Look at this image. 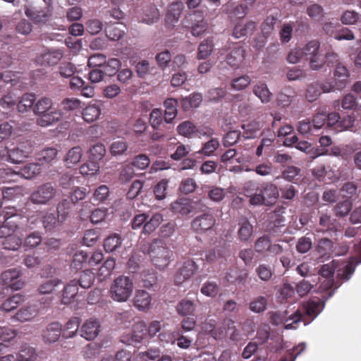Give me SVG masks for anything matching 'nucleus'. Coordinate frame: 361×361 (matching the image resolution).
Here are the masks:
<instances>
[{"label":"nucleus","instance_id":"nucleus-1","mask_svg":"<svg viewBox=\"0 0 361 361\" xmlns=\"http://www.w3.org/2000/svg\"><path fill=\"white\" fill-rule=\"evenodd\" d=\"M243 194L250 198V204H273L279 197L277 187L269 183H263L260 187L253 181L246 183L243 188Z\"/></svg>","mask_w":361,"mask_h":361},{"label":"nucleus","instance_id":"nucleus-2","mask_svg":"<svg viewBox=\"0 0 361 361\" xmlns=\"http://www.w3.org/2000/svg\"><path fill=\"white\" fill-rule=\"evenodd\" d=\"M361 263V258L356 259L353 257L350 259L347 264H345L342 269H338L340 262L333 260L331 262L324 264L319 271V274L325 280L322 283L321 288L322 290H327L330 288L334 284V274L336 270L338 271V274L345 280H348L350 276L355 271V266Z\"/></svg>","mask_w":361,"mask_h":361},{"label":"nucleus","instance_id":"nucleus-3","mask_svg":"<svg viewBox=\"0 0 361 361\" xmlns=\"http://www.w3.org/2000/svg\"><path fill=\"white\" fill-rule=\"evenodd\" d=\"M33 112L39 117L37 123L39 126L47 127L59 121L62 118V113L54 107L51 98L44 97L38 99L33 106Z\"/></svg>","mask_w":361,"mask_h":361},{"label":"nucleus","instance_id":"nucleus-4","mask_svg":"<svg viewBox=\"0 0 361 361\" xmlns=\"http://www.w3.org/2000/svg\"><path fill=\"white\" fill-rule=\"evenodd\" d=\"M134 290L133 279L121 275L112 282L109 289V297L115 302H124L128 300Z\"/></svg>","mask_w":361,"mask_h":361},{"label":"nucleus","instance_id":"nucleus-5","mask_svg":"<svg viewBox=\"0 0 361 361\" xmlns=\"http://www.w3.org/2000/svg\"><path fill=\"white\" fill-rule=\"evenodd\" d=\"M148 254L153 264L161 269L169 264L173 257V252L160 240H155L150 244Z\"/></svg>","mask_w":361,"mask_h":361},{"label":"nucleus","instance_id":"nucleus-6","mask_svg":"<svg viewBox=\"0 0 361 361\" xmlns=\"http://www.w3.org/2000/svg\"><path fill=\"white\" fill-rule=\"evenodd\" d=\"M10 210L11 212H6L4 214H0V238H6L23 225V218L15 214L16 210L13 208Z\"/></svg>","mask_w":361,"mask_h":361},{"label":"nucleus","instance_id":"nucleus-7","mask_svg":"<svg viewBox=\"0 0 361 361\" xmlns=\"http://www.w3.org/2000/svg\"><path fill=\"white\" fill-rule=\"evenodd\" d=\"M287 312H276L271 313V322L276 325L284 324L286 329H295L301 321V313L297 310L288 316Z\"/></svg>","mask_w":361,"mask_h":361},{"label":"nucleus","instance_id":"nucleus-8","mask_svg":"<svg viewBox=\"0 0 361 361\" xmlns=\"http://www.w3.org/2000/svg\"><path fill=\"white\" fill-rule=\"evenodd\" d=\"M146 330V324L143 321H138L134 324L133 332L123 335L121 341L127 345L140 343L147 337Z\"/></svg>","mask_w":361,"mask_h":361},{"label":"nucleus","instance_id":"nucleus-9","mask_svg":"<svg viewBox=\"0 0 361 361\" xmlns=\"http://www.w3.org/2000/svg\"><path fill=\"white\" fill-rule=\"evenodd\" d=\"M56 195V189L49 183L44 184L37 188L31 195V201L35 204H45Z\"/></svg>","mask_w":361,"mask_h":361},{"label":"nucleus","instance_id":"nucleus-10","mask_svg":"<svg viewBox=\"0 0 361 361\" xmlns=\"http://www.w3.org/2000/svg\"><path fill=\"white\" fill-rule=\"evenodd\" d=\"M197 269L195 262L191 259H188L183 262L174 276V282L176 284H181L183 282L190 279L194 275Z\"/></svg>","mask_w":361,"mask_h":361},{"label":"nucleus","instance_id":"nucleus-11","mask_svg":"<svg viewBox=\"0 0 361 361\" xmlns=\"http://www.w3.org/2000/svg\"><path fill=\"white\" fill-rule=\"evenodd\" d=\"M32 146L22 143L8 151V158L12 163L18 164L27 158L32 152Z\"/></svg>","mask_w":361,"mask_h":361},{"label":"nucleus","instance_id":"nucleus-12","mask_svg":"<svg viewBox=\"0 0 361 361\" xmlns=\"http://www.w3.org/2000/svg\"><path fill=\"white\" fill-rule=\"evenodd\" d=\"M100 331L99 322L96 319H90L84 322L80 329V336L87 341L94 340Z\"/></svg>","mask_w":361,"mask_h":361},{"label":"nucleus","instance_id":"nucleus-13","mask_svg":"<svg viewBox=\"0 0 361 361\" xmlns=\"http://www.w3.org/2000/svg\"><path fill=\"white\" fill-rule=\"evenodd\" d=\"M62 332L61 324L59 322H52L43 330L42 337L45 343H56L60 338Z\"/></svg>","mask_w":361,"mask_h":361},{"label":"nucleus","instance_id":"nucleus-14","mask_svg":"<svg viewBox=\"0 0 361 361\" xmlns=\"http://www.w3.org/2000/svg\"><path fill=\"white\" fill-rule=\"evenodd\" d=\"M216 220L212 214L206 213L197 216L192 221V228L197 232H204L211 229Z\"/></svg>","mask_w":361,"mask_h":361},{"label":"nucleus","instance_id":"nucleus-15","mask_svg":"<svg viewBox=\"0 0 361 361\" xmlns=\"http://www.w3.org/2000/svg\"><path fill=\"white\" fill-rule=\"evenodd\" d=\"M228 255V249L225 245H217L206 251L205 259L209 263L222 262V259Z\"/></svg>","mask_w":361,"mask_h":361},{"label":"nucleus","instance_id":"nucleus-16","mask_svg":"<svg viewBox=\"0 0 361 361\" xmlns=\"http://www.w3.org/2000/svg\"><path fill=\"white\" fill-rule=\"evenodd\" d=\"M133 304L140 311L149 310L152 304L151 295L145 290H138L133 298Z\"/></svg>","mask_w":361,"mask_h":361},{"label":"nucleus","instance_id":"nucleus-17","mask_svg":"<svg viewBox=\"0 0 361 361\" xmlns=\"http://www.w3.org/2000/svg\"><path fill=\"white\" fill-rule=\"evenodd\" d=\"M38 314L36 305L24 306L13 316V319L20 322H26L32 320Z\"/></svg>","mask_w":361,"mask_h":361},{"label":"nucleus","instance_id":"nucleus-18","mask_svg":"<svg viewBox=\"0 0 361 361\" xmlns=\"http://www.w3.org/2000/svg\"><path fill=\"white\" fill-rule=\"evenodd\" d=\"M82 156L83 151L80 147L76 146L72 147L67 152L63 159L66 166L71 168L77 165L80 162Z\"/></svg>","mask_w":361,"mask_h":361},{"label":"nucleus","instance_id":"nucleus-19","mask_svg":"<svg viewBox=\"0 0 361 361\" xmlns=\"http://www.w3.org/2000/svg\"><path fill=\"white\" fill-rule=\"evenodd\" d=\"M184 9V4L181 1H174L169 4L166 15V23L178 22Z\"/></svg>","mask_w":361,"mask_h":361},{"label":"nucleus","instance_id":"nucleus-20","mask_svg":"<svg viewBox=\"0 0 361 361\" xmlns=\"http://www.w3.org/2000/svg\"><path fill=\"white\" fill-rule=\"evenodd\" d=\"M63 57V52L59 50H51L46 51L37 62L41 65L53 66L57 64Z\"/></svg>","mask_w":361,"mask_h":361},{"label":"nucleus","instance_id":"nucleus-21","mask_svg":"<svg viewBox=\"0 0 361 361\" xmlns=\"http://www.w3.org/2000/svg\"><path fill=\"white\" fill-rule=\"evenodd\" d=\"M245 59V50L241 47H235L228 54L227 63L234 68H238Z\"/></svg>","mask_w":361,"mask_h":361},{"label":"nucleus","instance_id":"nucleus-22","mask_svg":"<svg viewBox=\"0 0 361 361\" xmlns=\"http://www.w3.org/2000/svg\"><path fill=\"white\" fill-rule=\"evenodd\" d=\"M253 93L262 103H268L272 98V93L269 90L267 84L259 82L253 87Z\"/></svg>","mask_w":361,"mask_h":361},{"label":"nucleus","instance_id":"nucleus-23","mask_svg":"<svg viewBox=\"0 0 361 361\" xmlns=\"http://www.w3.org/2000/svg\"><path fill=\"white\" fill-rule=\"evenodd\" d=\"M171 209L173 212L186 215L192 211L193 207L190 200L181 198L172 202Z\"/></svg>","mask_w":361,"mask_h":361},{"label":"nucleus","instance_id":"nucleus-24","mask_svg":"<svg viewBox=\"0 0 361 361\" xmlns=\"http://www.w3.org/2000/svg\"><path fill=\"white\" fill-rule=\"evenodd\" d=\"M177 105L178 102L173 98H169L164 102L165 107V117L164 121L167 123H170L177 116Z\"/></svg>","mask_w":361,"mask_h":361},{"label":"nucleus","instance_id":"nucleus-25","mask_svg":"<svg viewBox=\"0 0 361 361\" xmlns=\"http://www.w3.org/2000/svg\"><path fill=\"white\" fill-rule=\"evenodd\" d=\"M324 304L322 301L309 300L304 304V309L307 315L312 317L313 319L322 311Z\"/></svg>","mask_w":361,"mask_h":361},{"label":"nucleus","instance_id":"nucleus-26","mask_svg":"<svg viewBox=\"0 0 361 361\" xmlns=\"http://www.w3.org/2000/svg\"><path fill=\"white\" fill-rule=\"evenodd\" d=\"M35 100L36 97L34 94L27 93L23 94L17 104L18 111L21 113L27 112L34 106Z\"/></svg>","mask_w":361,"mask_h":361},{"label":"nucleus","instance_id":"nucleus-27","mask_svg":"<svg viewBox=\"0 0 361 361\" xmlns=\"http://www.w3.org/2000/svg\"><path fill=\"white\" fill-rule=\"evenodd\" d=\"M202 101V96L200 93H193L188 97L183 98L181 105L184 110L187 111L190 108H197Z\"/></svg>","mask_w":361,"mask_h":361},{"label":"nucleus","instance_id":"nucleus-28","mask_svg":"<svg viewBox=\"0 0 361 361\" xmlns=\"http://www.w3.org/2000/svg\"><path fill=\"white\" fill-rule=\"evenodd\" d=\"M143 13L146 17L142 23H154L157 21L160 16L159 9L154 4H147L143 7Z\"/></svg>","mask_w":361,"mask_h":361},{"label":"nucleus","instance_id":"nucleus-29","mask_svg":"<svg viewBox=\"0 0 361 361\" xmlns=\"http://www.w3.org/2000/svg\"><path fill=\"white\" fill-rule=\"evenodd\" d=\"M128 147L127 142L123 138L114 140L110 146V153L116 157L123 154Z\"/></svg>","mask_w":361,"mask_h":361},{"label":"nucleus","instance_id":"nucleus-30","mask_svg":"<svg viewBox=\"0 0 361 361\" xmlns=\"http://www.w3.org/2000/svg\"><path fill=\"white\" fill-rule=\"evenodd\" d=\"M40 172L41 168L39 164L32 163L22 168L18 174L25 179H31L39 174Z\"/></svg>","mask_w":361,"mask_h":361},{"label":"nucleus","instance_id":"nucleus-31","mask_svg":"<svg viewBox=\"0 0 361 361\" xmlns=\"http://www.w3.org/2000/svg\"><path fill=\"white\" fill-rule=\"evenodd\" d=\"M80 323V320L78 317H73L71 318L66 324L63 329V336L66 338H70L73 337L77 331L78 330V327Z\"/></svg>","mask_w":361,"mask_h":361},{"label":"nucleus","instance_id":"nucleus-32","mask_svg":"<svg viewBox=\"0 0 361 361\" xmlns=\"http://www.w3.org/2000/svg\"><path fill=\"white\" fill-rule=\"evenodd\" d=\"M78 282L71 281L64 288L63 293V302L65 304L71 302V300L77 295L78 288Z\"/></svg>","mask_w":361,"mask_h":361},{"label":"nucleus","instance_id":"nucleus-33","mask_svg":"<svg viewBox=\"0 0 361 361\" xmlns=\"http://www.w3.org/2000/svg\"><path fill=\"white\" fill-rule=\"evenodd\" d=\"M37 354L35 348L30 346H23L20 350L18 355V361H35Z\"/></svg>","mask_w":361,"mask_h":361},{"label":"nucleus","instance_id":"nucleus-34","mask_svg":"<svg viewBox=\"0 0 361 361\" xmlns=\"http://www.w3.org/2000/svg\"><path fill=\"white\" fill-rule=\"evenodd\" d=\"M61 284V281L58 279H52L43 282L38 288L40 294H52L56 288Z\"/></svg>","mask_w":361,"mask_h":361},{"label":"nucleus","instance_id":"nucleus-35","mask_svg":"<svg viewBox=\"0 0 361 361\" xmlns=\"http://www.w3.org/2000/svg\"><path fill=\"white\" fill-rule=\"evenodd\" d=\"M219 146V142L218 139L211 138L209 141L203 144L201 149L197 152L196 154H202L206 157H210L213 155Z\"/></svg>","mask_w":361,"mask_h":361},{"label":"nucleus","instance_id":"nucleus-36","mask_svg":"<svg viewBox=\"0 0 361 361\" xmlns=\"http://www.w3.org/2000/svg\"><path fill=\"white\" fill-rule=\"evenodd\" d=\"M24 296L20 293L15 294L14 295L8 298L1 305L3 310L10 312L18 307V305L23 302Z\"/></svg>","mask_w":361,"mask_h":361},{"label":"nucleus","instance_id":"nucleus-37","mask_svg":"<svg viewBox=\"0 0 361 361\" xmlns=\"http://www.w3.org/2000/svg\"><path fill=\"white\" fill-rule=\"evenodd\" d=\"M121 243V237L118 234H113L105 239L104 247L106 252H111L119 247Z\"/></svg>","mask_w":361,"mask_h":361},{"label":"nucleus","instance_id":"nucleus-38","mask_svg":"<svg viewBox=\"0 0 361 361\" xmlns=\"http://www.w3.org/2000/svg\"><path fill=\"white\" fill-rule=\"evenodd\" d=\"M177 131L182 136L190 137L196 133V126L189 121H184L178 126Z\"/></svg>","mask_w":361,"mask_h":361},{"label":"nucleus","instance_id":"nucleus-39","mask_svg":"<svg viewBox=\"0 0 361 361\" xmlns=\"http://www.w3.org/2000/svg\"><path fill=\"white\" fill-rule=\"evenodd\" d=\"M202 329L205 332L210 334L215 340L223 338L227 334L222 329H216L214 322L204 324Z\"/></svg>","mask_w":361,"mask_h":361},{"label":"nucleus","instance_id":"nucleus-40","mask_svg":"<svg viewBox=\"0 0 361 361\" xmlns=\"http://www.w3.org/2000/svg\"><path fill=\"white\" fill-rule=\"evenodd\" d=\"M234 322L231 319H228V321L225 322L224 324L223 330L225 331V330L227 329V331H231V333L230 334V339L235 342H238L244 339V334H240V331L238 330L234 326Z\"/></svg>","mask_w":361,"mask_h":361},{"label":"nucleus","instance_id":"nucleus-41","mask_svg":"<svg viewBox=\"0 0 361 361\" xmlns=\"http://www.w3.org/2000/svg\"><path fill=\"white\" fill-rule=\"evenodd\" d=\"M163 221V216L157 213L154 214L149 221H147L144 226H143V231L145 233H150L153 232Z\"/></svg>","mask_w":361,"mask_h":361},{"label":"nucleus","instance_id":"nucleus-42","mask_svg":"<svg viewBox=\"0 0 361 361\" xmlns=\"http://www.w3.org/2000/svg\"><path fill=\"white\" fill-rule=\"evenodd\" d=\"M42 236L39 232H32L24 240L23 246L27 249H34L42 243Z\"/></svg>","mask_w":361,"mask_h":361},{"label":"nucleus","instance_id":"nucleus-43","mask_svg":"<svg viewBox=\"0 0 361 361\" xmlns=\"http://www.w3.org/2000/svg\"><path fill=\"white\" fill-rule=\"evenodd\" d=\"M100 115V109L96 105L87 106L82 113L84 120L87 123H92L97 120Z\"/></svg>","mask_w":361,"mask_h":361},{"label":"nucleus","instance_id":"nucleus-44","mask_svg":"<svg viewBox=\"0 0 361 361\" xmlns=\"http://www.w3.org/2000/svg\"><path fill=\"white\" fill-rule=\"evenodd\" d=\"M242 127L244 130L243 137L245 139L255 137L261 128L260 124L258 122H251L244 124Z\"/></svg>","mask_w":361,"mask_h":361},{"label":"nucleus","instance_id":"nucleus-45","mask_svg":"<svg viewBox=\"0 0 361 361\" xmlns=\"http://www.w3.org/2000/svg\"><path fill=\"white\" fill-rule=\"evenodd\" d=\"M214 44L211 40L203 41L198 47L197 58L204 59L210 56L213 51Z\"/></svg>","mask_w":361,"mask_h":361},{"label":"nucleus","instance_id":"nucleus-46","mask_svg":"<svg viewBox=\"0 0 361 361\" xmlns=\"http://www.w3.org/2000/svg\"><path fill=\"white\" fill-rule=\"evenodd\" d=\"M4 247L7 250H16L22 245L20 237L10 233L4 241Z\"/></svg>","mask_w":361,"mask_h":361},{"label":"nucleus","instance_id":"nucleus-47","mask_svg":"<svg viewBox=\"0 0 361 361\" xmlns=\"http://www.w3.org/2000/svg\"><path fill=\"white\" fill-rule=\"evenodd\" d=\"M252 226L247 221H244L240 224L238 229V235L241 241L247 240L252 234Z\"/></svg>","mask_w":361,"mask_h":361},{"label":"nucleus","instance_id":"nucleus-48","mask_svg":"<svg viewBox=\"0 0 361 361\" xmlns=\"http://www.w3.org/2000/svg\"><path fill=\"white\" fill-rule=\"evenodd\" d=\"M207 195L209 198L214 202L221 201L225 195V190L222 188L217 186H208Z\"/></svg>","mask_w":361,"mask_h":361},{"label":"nucleus","instance_id":"nucleus-49","mask_svg":"<svg viewBox=\"0 0 361 361\" xmlns=\"http://www.w3.org/2000/svg\"><path fill=\"white\" fill-rule=\"evenodd\" d=\"M60 222H62L60 219L59 218V220H57L53 214H45L42 219L44 229L49 231L57 228L60 225Z\"/></svg>","mask_w":361,"mask_h":361},{"label":"nucleus","instance_id":"nucleus-50","mask_svg":"<svg viewBox=\"0 0 361 361\" xmlns=\"http://www.w3.org/2000/svg\"><path fill=\"white\" fill-rule=\"evenodd\" d=\"M255 272L258 277L264 281H269L273 276V269L272 268L267 264H259L255 270Z\"/></svg>","mask_w":361,"mask_h":361},{"label":"nucleus","instance_id":"nucleus-51","mask_svg":"<svg viewBox=\"0 0 361 361\" xmlns=\"http://www.w3.org/2000/svg\"><path fill=\"white\" fill-rule=\"evenodd\" d=\"M307 13L312 20L319 21L324 16V9L322 6L313 4L307 8Z\"/></svg>","mask_w":361,"mask_h":361},{"label":"nucleus","instance_id":"nucleus-52","mask_svg":"<svg viewBox=\"0 0 361 361\" xmlns=\"http://www.w3.org/2000/svg\"><path fill=\"white\" fill-rule=\"evenodd\" d=\"M168 184L169 180L162 179L154 186V193L157 200H162L166 197Z\"/></svg>","mask_w":361,"mask_h":361},{"label":"nucleus","instance_id":"nucleus-53","mask_svg":"<svg viewBox=\"0 0 361 361\" xmlns=\"http://www.w3.org/2000/svg\"><path fill=\"white\" fill-rule=\"evenodd\" d=\"M308 59L310 61V67L313 70L322 68L326 63L325 55L322 53V51L312 56Z\"/></svg>","mask_w":361,"mask_h":361},{"label":"nucleus","instance_id":"nucleus-54","mask_svg":"<svg viewBox=\"0 0 361 361\" xmlns=\"http://www.w3.org/2000/svg\"><path fill=\"white\" fill-rule=\"evenodd\" d=\"M89 154L90 159L94 161L100 160L106 154V148L102 144H97L93 145L89 149Z\"/></svg>","mask_w":361,"mask_h":361},{"label":"nucleus","instance_id":"nucleus-55","mask_svg":"<svg viewBox=\"0 0 361 361\" xmlns=\"http://www.w3.org/2000/svg\"><path fill=\"white\" fill-rule=\"evenodd\" d=\"M99 170V165L95 161H91L82 165L80 172L82 176H92L97 173Z\"/></svg>","mask_w":361,"mask_h":361},{"label":"nucleus","instance_id":"nucleus-56","mask_svg":"<svg viewBox=\"0 0 361 361\" xmlns=\"http://www.w3.org/2000/svg\"><path fill=\"white\" fill-rule=\"evenodd\" d=\"M336 221L331 218L329 212H322L321 214L319 224L324 228V230H332L336 228Z\"/></svg>","mask_w":361,"mask_h":361},{"label":"nucleus","instance_id":"nucleus-57","mask_svg":"<svg viewBox=\"0 0 361 361\" xmlns=\"http://www.w3.org/2000/svg\"><path fill=\"white\" fill-rule=\"evenodd\" d=\"M105 31L106 36L111 40H118L124 35V31L118 28L116 24H107Z\"/></svg>","mask_w":361,"mask_h":361},{"label":"nucleus","instance_id":"nucleus-58","mask_svg":"<svg viewBox=\"0 0 361 361\" xmlns=\"http://www.w3.org/2000/svg\"><path fill=\"white\" fill-rule=\"evenodd\" d=\"M195 310L193 302L189 300H183L177 306V311L181 315H188L192 313Z\"/></svg>","mask_w":361,"mask_h":361},{"label":"nucleus","instance_id":"nucleus-59","mask_svg":"<svg viewBox=\"0 0 361 361\" xmlns=\"http://www.w3.org/2000/svg\"><path fill=\"white\" fill-rule=\"evenodd\" d=\"M116 262L113 258L106 259L99 269V274L103 278L110 276L115 268Z\"/></svg>","mask_w":361,"mask_h":361},{"label":"nucleus","instance_id":"nucleus-60","mask_svg":"<svg viewBox=\"0 0 361 361\" xmlns=\"http://www.w3.org/2000/svg\"><path fill=\"white\" fill-rule=\"evenodd\" d=\"M267 306V300L264 297L259 296L256 298L250 304V309L255 313H259L265 310Z\"/></svg>","mask_w":361,"mask_h":361},{"label":"nucleus","instance_id":"nucleus-61","mask_svg":"<svg viewBox=\"0 0 361 361\" xmlns=\"http://www.w3.org/2000/svg\"><path fill=\"white\" fill-rule=\"evenodd\" d=\"M121 61L118 59H111L104 64V72L108 75H113L121 67Z\"/></svg>","mask_w":361,"mask_h":361},{"label":"nucleus","instance_id":"nucleus-62","mask_svg":"<svg viewBox=\"0 0 361 361\" xmlns=\"http://www.w3.org/2000/svg\"><path fill=\"white\" fill-rule=\"evenodd\" d=\"M134 174L133 166L130 164L125 165L121 171L119 180L123 183H128L133 178Z\"/></svg>","mask_w":361,"mask_h":361},{"label":"nucleus","instance_id":"nucleus-63","mask_svg":"<svg viewBox=\"0 0 361 361\" xmlns=\"http://www.w3.org/2000/svg\"><path fill=\"white\" fill-rule=\"evenodd\" d=\"M322 94L320 85L318 83H313L307 89L306 98L309 102L315 101Z\"/></svg>","mask_w":361,"mask_h":361},{"label":"nucleus","instance_id":"nucleus-64","mask_svg":"<svg viewBox=\"0 0 361 361\" xmlns=\"http://www.w3.org/2000/svg\"><path fill=\"white\" fill-rule=\"evenodd\" d=\"M109 196V189L108 186L102 185L99 186L94 192L93 197L95 201L102 202L105 201Z\"/></svg>","mask_w":361,"mask_h":361}]
</instances>
